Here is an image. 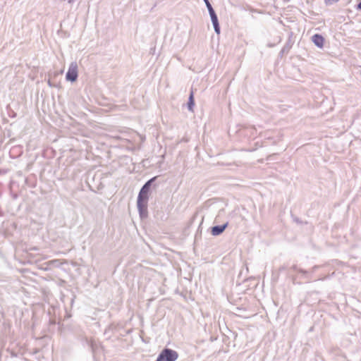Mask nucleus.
Listing matches in <instances>:
<instances>
[{"label": "nucleus", "instance_id": "f257e3e1", "mask_svg": "<svg viewBox=\"0 0 361 361\" xmlns=\"http://www.w3.org/2000/svg\"><path fill=\"white\" fill-rule=\"evenodd\" d=\"M178 357L176 351L166 348L161 352L156 361H176Z\"/></svg>", "mask_w": 361, "mask_h": 361}, {"label": "nucleus", "instance_id": "f03ea898", "mask_svg": "<svg viewBox=\"0 0 361 361\" xmlns=\"http://www.w3.org/2000/svg\"><path fill=\"white\" fill-rule=\"evenodd\" d=\"M147 200V191H145V188H142L137 197V207L140 212L146 210Z\"/></svg>", "mask_w": 361, "mask_h": 361}, {"label": "nucleus", "instance_id": "7ed1b4c3", "mask_svg": "<svg viewBox=\"0 0 361 361\" xmlns=\"http://www.w3.org/2000/svg\"><path fill=\"white\" fill-rule=\"evenodd\" d=\"M206 5H207V7L209 11V14L211 16V18H212V23L214 25V30L216 31V32L217 34H219L220 32V28H219V23H218V19H217V16L214 13V11L213 10L209 1L208 0H204Z\"/></svg>", "mask_w": 361, "mask_h": 361}, {"label": "nucleus", "instance_id": "20e7f679", "mask_svg": "<svg viewBox=\"0 0 361 361\" xmlns=\"http://www.w3.org/2000/svg\"><path fill=\"white\" fill-rule=\"evenodd\" d=\"M78 78V66L75 63L70 65L66 73V79L70 81H75Z\"/></svg>", "mask_w": 361, "mask_h": 361}, {"label": "nucleus", "instance_id": "39448f33", "mask_svg": "<svg viewBox=\"0 0 361 361\" xmlns=\"http://www.w3.org/2000/svg\"><path fill=\"white\" fill-rule=\"evenodd\" d=\"M312 42L318 47L322 48L324 46V39L322 35L316 34L312 37Z\"/></svg>", "mask_w": 361, "mask_h": 361}, {"label": "nucleus", "instance_id": "423d86ee", "mask_svg": "<svg viewBox=\"0 0 361 361\" xmlns=\"http://www.w3.org/2000/svg\"><path fill=\"white\" fill-rule=\"evenodd\" d=\"M228 226V223L222 226H216L212 228V234L213 235H218L224 232L226 228Z\"/></svg>", "mask_w": 361, "mask_h": 361}, {"label": "nucleus", "instance_id": "0eeeda50", "mask_svg": "<svg viewBox=\"0 0 361 361\" xmlns=\"http://www.w3.org/2000/svg\"><path fill=\"white\" fill-rule=\"evenodd\" d=\"M194 105V96L193 92L192 91L189 97L188 107L190 110H192V106Z\"/></svg>", "mask_w": 361, "mask_h": 361}, {"label": "nucleus", "instance_id": "6e6552de", "mask_svg": "<svg viewBox=\"0 0 361 361\" xmlns=\"http://www.w3.org/2000/svg\"><path fill=\"white\" fill-rule=\"evenodd\" d=\"M156 177H154L153 178L150 179L149 181H147L145 185L142 187V188H145V191H147L148 192V188L149 187V185L151 184V183L152 181H154L155 180Z\"/></svg>", "mask_w": 361, "mask_h": 361}, {"label": "nucleus", "instance_id": "1a4fd4ad", "mask_svg": "<svg viewBox=\"0 0 361 361\" xmlns=\"http://www.w3.org/2000/svg\"><path fill=\"white\" fill-rule=\"evenodd\" d=\"M324 2L326 4H331L332 3H334V2H338L340 0H324Z\"/></svg>", "mask_w": 361, "mask_h": 361}, {"label": "nucleus", "instance_id": "9d476101", "mask_svg": "<svg viewBox=\"0 0 361 361\" xmlns=\"http://www.w3.org/2000/svg\"><path fill=\"white\" fill-rule=\"evenodd\" d=\"M357 8L361 10V2L357 5Z\"/></svg>", "mask_w": 361, "mask_h": 361}, {"label": "nucleus", "instance_id": "9b49d317", "mask_svg": "<svg viewBox=\"0 0 361 361\" xmlns=\"http://www.w3.org/2000/svg\"><path fill=\"white\" fill-rule=\"evenodd\" d=\"M68 2H71L73 0H68Z\"/></svg>", "mask_w": 361, "mask_h": 361}]
</instances>
